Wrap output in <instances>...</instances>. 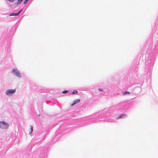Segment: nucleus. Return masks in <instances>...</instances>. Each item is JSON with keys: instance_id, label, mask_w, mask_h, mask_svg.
<instances>
[{"instance_id": "obj_11", "label": "nucleus", "mask_w": 158, "mask_h": 158, "mask_svg": "<svg viewBox=\"0 0 158 158\" xmlns=\"http://www.w3.org/2000/svg\"><path fill=\"white\" fill-rule=\"evenodd\" d=\"M68 92V90H64V91H63V92H62V93L63 94H65L66 93H67Z\"/></svg>"}, {"instance_id": "obj_6", "label": "nucleus", "mask_w": 158, "mask_h": 158, "mask_svg": "<svg viewBox=\"0 0 158 158\" xmlns=\"http://www.w3.org/2000/svg\"><path fill=\"white\" fill-rule=\"evenodd\" d=\"M80 100L79 99H77L76 100L74 101L73 103L71 105V106H73L74 104H75L77 103H78L80 102Z\"/></svg>"}, {"instance_id": "obj_3", "label": "nucleus", "mask_w": 158, "mask_h": 158, "mask_svg": "<svg viewBox=\"0 0 158 158\" xmlns=\"http://www.w3.org/2000/svg\"><path fill=\"white\" fill-rule=\"evenodd\" d=\"M12 72L15 73L17 76L19 77L21 76V75L20 74V73L16 69H12Z\"/></svg>"}, {"instance_id": "obj_4", "label": "nucleus", "mask_w": 158, "mask_h": 158, "mask_svg": "<svg viewBox=\"0 0 158 158\" xmlns=\"http://www.w3.org/2000/svg\"><path fill=\"white\" fill-rule=\"evenodd\" d=\"M22 11V10L19 11V12L17 13H13L11 14H10V16H18L19 15V14H20V13Z\"/></svg>"}, {"instance_id": "obj_8", "label": "nucleus", "mask_w": 158, "mask_h": 158, "mask_svg": "<svg viewBox=\"0 0 158 158\" xmlns=\"http://www.w3.org/2000/svg\"><path fill=\"white\" fill-rule=\"evenodd\" d=\"M128 94V91H127L124 92L123 93V95H124L126 94Z\"/></svg>"}, {"instance_id": "obj_14", "label": "nucleus", "mask_w": 158, "mask_h": 158, "mask_svg": "<svg viewBox=\"0 0 158 158\" xmlns=\"http://www.w3.org/2000/svg\"><path fill=\"white\" fill-rule=\"evenodd\" d=\"M27 2V1H26V0H25V1L24 2V4H25V3H26Z\"/></svg>"}, {"instance_id": "obj_10", "label": "nucleus", "mask_w": 158, "mask_h": 158, "mask_svg": "<svg viewBox=\"0 0 158 158\" xmlns=\"http://www.w3.org/2000/svg\"><path fill=\"white\" fill-rule=\"evenodd\" d=\"M77 91H75L72 92V94H77Z\"/></svg>"}, {"instance_id": "obj_1", "label": "nucleus", "mask_w": 158, "mask_h": 158, "mask_svg": "<svg viewBox=\"0 0 158 158\" xmlns=\"http://www.w3.org/2000/svg\"><path fill=\"white\" fill-rule=\"evenodd\" d=\"M9 127L8 124L5 122H0V128L2 129L7 128Z\"/></svg>"}, {"instance_id": "obj_7", "label": "nucleus", "mask_w": 158, "mask_h": 158, "mask_svg": "<svg viewBox=\"0 0 158 158\" xmlns=\"http://www.w3.org/2000/svg\"><path fill=\"white\" fill-rule=\"evenodd\" d=\"M30 128L29 131V132L30 133H31L33 131V127L31 126H30Z\"/></svg>"}, {"instance_id": "obj_13", "label": "nucleus", "mask_w": 158, "mask_h": 158, "mask_svg": "<svg viewBox=\"0 0 158 158\" xmlns=\"http://www.w3.org/2000/svg\"><path fill=\"white\" fill-rule=\"evenodd\" d=\"M98 90L99 91H103V90L102 89H98Z\"/></svg>"}, {"instance_id": "obj_5", "label": "nucleus", "mask_w": 158, "mask_h": 158, "mask_svg": "<svg viewBox=\"0 0 158 158\" xmlns=\"http://www.w3.org/2000/svg\"><path fill=\"white\" fill-rule=\"evenodd\" d=\"M125 117V114H121L119 116L115 118L117 119H118L119 118H124Z\"/></svg>"}, {"instance_id": "obj_15", "label": "nucleus", "mask_w": 158, "mask_h": 158, "mask_svg": "<svg viewBox=\"0 0 158 158\" xmlns=\"http://www.w3.org/2000/svg\"><path fill=\"white\" fill-rule=\"evenodd\" d=\"M26 0V1H28L29 0Z\"/></svg>"}, {"instance_id": "obj_12", "label": "nucleus", "mask_w": 158, "mask_h": 158, "mask_svg": "<svg viewBox=\"0 0 158 158\" xmlns=\"http://www.w3.org/2000/svg\"><path fill=\"white\" fill-rule=\"evenodd\" d=\"M10 2H13L15 0H8Z\"/></svg>"}, {"instance_id": "obj_2", "label": "nucleus", "mask_w": 158, "mask_h": 158, "mask_svg": "<svg viewBox=\"0 0 158 158\" xmlns=\"http://www.w3.org/2000/svg\"><path fill=\"white\" fill-rule=\"evenodd\" d=\"M15 89H9L6 91L5 93L8 95H11L13 94L15 92Z\"/></svg>"}, {"instance_id": "obj_9", "label": "nucleus", "mask_w": 158, "mask_h": 158, "mask_svg": "<svg viewBox=\"0 0 158 158\" xmlns=\"http://www.w3.org/2000/svg\"><path fill=\"white\" fill-rule=\"evenodd\" d=\"M22 0H18V2H17V4H19L22 1Z\"/></svg>"}]
</instances>
